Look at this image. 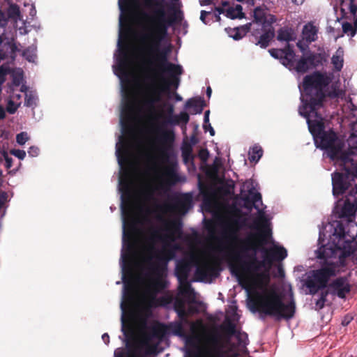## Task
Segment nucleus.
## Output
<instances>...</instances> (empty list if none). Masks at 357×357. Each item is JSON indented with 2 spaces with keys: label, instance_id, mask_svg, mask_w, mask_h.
<instances>
[{
  "label": "nucleus",
  "instance_id": "obj_1",
  "mask_svg": "<svg viewBox=\"0 0 357 357\" xmlns=\"http://www.w3.org/2000/svg\"><path fill=\"white\" fill-rule=\"evenodd\" d=\"M121 212L123 216L122 245H269V221L263 212L255 218L244 244H212L204 243V236L195 229L183 232L180 219H167L162 214L153 217L160 223L151 224L143 233L137 227L132 218V195L129 173L126 171L120 178Z\"/></svg>",
  "mask_w": 357,
  "mask_h": 357
},
{
  "label": "nucleus",
  "instance_id": "obj_2",
  "mask_svg": "<svg viewBox=\"0 0 357 357\" xmlns=\"http://www.w3.org/2000/svg\"><path fill=\"white\" fill-rule=\"evenodd\" d=\"M144 4L149 9L156 8L153 16L150 18L151 26L141 38L142 42L146 43V52L151 56L150 59L146 60V63L155 75H168V78L160 77V82L158 86L162 93H169L171 87L178 89L183 68L181 66L169 61L168 54L170 50L167 48L161 49L160 43L167 35L168 27L182 20L181 11L172 6L170 9L173 10V13L167 17L165 10L167 5L165 0H144Z\"/></svg>",
  "mask_w": 357,
  "mask_h": 357
},
{
  "label": "nucleus",
  "instance_id": "obj_3",
  "mask_svg": "<svg viewBox=\"0 0 357 357\" xmlns=\"http://www.w3.org/2000/svg\"><path fill=\"white\" fill-rule=\"evenodd\" d=\"M267 247H236L232 255L237 260L240 275L239 284L249 289L267 284L270 281L269 271L275 261L271 248Z\"/></svg>",
  "mask_w": 357,
  "mask_h": 357
},
{
  "label": "nucleus",
  "instance_id": "obj_4",
  "mask_svg": "<svg viewBox=\"0 0 357 357\" xmlns=\"http://www.w3.org/2000/svg\"><path fill=\"white\" fill-rule=\"evenodd\" d=\"M357 210V183L346 196L340 218L320 229L317 245H357V225L352 221Z\"/></svg>",
  "mask_w": 357,
  "mask_h": 357
},
{
  "label": "nucleus",
  "instance_id": "obj_5",
  "mask_svg": "<svg viewBox=\"0 0 357 357\" xmlns=\"http://www.w3.org/2000/svg\"><path fill=\"white\" fill-rule=\"evenodd\" d=\"M236 247H199L196 248V256L192 259L195 264V277L197 281H211L219 276L221 265L226 263L231 273L239 282L240 275L236 271L237 260L232 255L236 254Z\"/></svg>",
  "mask_w": 357,
  "mask_h": 357
},
{
  "label": "nucleus",
  "instance_id": "obj_6",
  "mask_svg": "<svg viewBox=\"0 0 357 357\" xmlns=\"http://www.w3.org/2000/svg\"><path fill=\"white\" fill-rule=\"evenodd\" d=\"M174 255V252L172 250H163L155 255L154 260L152 257H149L147 259L148 269L154 276V278L151 284L153 292L144 301V305L142 308V312L145 315L144 318L146 319L151 314V309L158 307L155 294L166 287L162 277L167 268L168 261L173 259Z\"/></svg>",
  "mask_w": 357,
  "mask_h": 357
},
{
  "label": "nucleus",
  "instance_id": "obj_7",
  "mask_svg": "<svg viewBox=\"0 0 357 357\" xmlns=\"http://www.w3.org/2000/svg\"><path fill=\"white\" fill-rule=\"evenodd\" d=\"M156 131L158 134L155 137V141L158 144L157 147L158 158L162 163L168 165L164 170L165 179L159 186L163 189L165 186L169 187L180 181L179 176L174 168L176 162L171 160L174 155L175 135L172 130H164L160 127H158Z\"/></svg>",
  "mask_w": 357,
  "mask_h": 357
},
{
  "label": "nucleus",
  "instance_id": "obj_8",
  "mask_svg": "<svg viewBox=\"0 0 357 357\" xmlns=\"http://www.w3.org/2000/svg\"><path fill=\"white\" fill-rule=\"evenodd\" d=\"M333 247H319L315 251L316 257L320 260L321 268L312 271L305 280V286L309 289L310 294H315L319 290L327 287L330 278L336 275V268L338 265L328 260V254L332 255L334 252ZM341 248V247H334Z\"/></svg>",
  "mask_w": 357,
  "mask_h": 357
},
{
  "label": "nucleus",
  "instance_id": "obj_9",
  "mask_svg": "<svg viewBox=\"0 0 357 357\" xmlns=\"http://www.w3.org/2000/svg\"><path fill=\"white\" fill-rule=\"evenodd\" d=\"M255 306L261 314L273 317L277 320L291 319L296 310L293 301L284 303L282 294L275 289H271L258 296Z\"/></svg>",
  "mask_w": 357,
  "mask_h": 357
},
{
  "label": "nucleus",
  "instance_id": "obj_10",
  "mask_svg": "<svg viewBox=\"0 0 357 357\" xmlns=\"http://www.w3.org/2000/svg\"><path fill=\"white\" fill-rule=\"evenodd\" d=\"M328 83V77L319 71L306 75L303 81V104H309L311 111L321 108L326 98L324 89Z\"/></svg>",
  "mask_w": 357,
  "mask_h": 357
},
{
  "label": "nucleus",
  "instance_id": "obj_11",
  "mask_svg": "<svg viewBox=\"0 0 357 357\" xmlns=\"http://www.w3.org/2000/svg\"><path fill=\"white\" fill-rule=\"evenodd\" d=\"M344 172H335L332 174L333 194L334 196L343 195L350 186L351 181L357 178V160L343 155L342 159L336 161Z\"/></svg>",
  "mask_w": 357,
  "mask_h": 357
},
{
  "label": "nucleus",
  "instance_id": "obj_12",
  "mask_svg": "<svg viewBox=\"0 0 357 357\" xmlns=\"http://www.w3.org/2000/svg\"><path fill=\"white\" fill-rule=\"evenodd\" d=\"M271 56L279 59L280 63L290 70H295L298 73H305L312 69L308 61L307 54L301 56L298 60L296 59V54L293 46L287 44L283 49L272 48L268 50Z\"/></svg>",
  "mask_w": 357,
  "mask_h": 357
},
{
  "label": "nucleus",
  "instance_id": "obj_13",
  "mask_svg": "<svg viewBox=\"0 0 357 357\" xmlns=\"http://www.w3.org/2000/svg\"><path fill=\"white\" fill-rule=\"evenodd\" d=\"M140 326L142 329L141 343L145 347L146 354H156L160 342L167 335L166 325L156 322L151 326H148L146 319L141 318Z\"/></svg>",
  "mask_w": 357,
  "mask_h": 357
},
{
  "label": "nucleus",
  "instance_id": "obj_14",
  "mask_svg": "<svg viewBox=\"0 0 357 357\" xmlns=\"http://www.w3.org/2000/svg\"><path fill=\"white\" fill-rule=\"evenodd\" d=\"M314 141L317 146L325 150L333 161L342 160L343 155H347L348 158L351 156V153L342 151L344 142L333 130L322 132Z\"/></svg>",
  "mask_w": 357,
  "mask_h": 357
},
{
  "label": "nucleus",
  "instance_id": "obj_15",
  "mask_svg": "<svg viewBox=\"0 0 357 357\" xmlns=\"http://www.w3.org/2000/svg\"><path fill=\"white\" fill-rule=\"evenodd\" d=\"M221 235L224 238L235 236L245 225L240 210L234 208L219 218Z\"/></svg>",
  "mask_w": 357,
  "mask_h": 357
},
{
  "label": "nucleus",
  "instance_id": "obj_16",
  "mask_svg": "<svg viewBox=\"0 0 357 357\" xmlns=\"http://www.w3.org/2000/svg\"><path fill=\"white\" fill-rule=\"evenodd\" d=\"M192 197L190 194H183L180 197L174 199L173 204L169 203L164 204H156L153 209L150 208H146V214L151 215L157 213L162 214L165 218V215L168 212L172 211H178V212L185 214L192 207Z\"/></svg>",
  "mask_w": 357,
  "mask_h": 357
},
{
  "label": "nucleus",
  "instance_id": "obj_17",
  "mask_svg": "<svg viewBox=\"0 0 357 357\" xmlns=\"http://www.w3.org/2000/svg\"><path fill=\"white\" fill-rule=\"evenodd\" d=\"M162 250L159 252L160 253L163 250H172L176 251L181 250L185 247H161ZM190 248L189 253L183 259L178 261L175 268V275L178 278V282L185 281L188 279L189 274L193 266H195L192 258L196 256V248L199 247H187ZM175 256V255H174ZM174 257H173L174 258Z\"/></svg>",
  "mask_w": 357,
  "mask_h": 357
},
{
  "label": "nucleus",
  "instance_id": "obj_18",
  "mask_svg": "<svg viewBox=\"0 0 357 357\" xmlns=\"http://www.w3.org/2000/svg\"><path fill=\"white\" fill-rule=\"evenodd\" d=\"M319 109L311 111L309 104H303L299 107V114L306 119L309 130L314 139L326 131L322 116L317 112Z\"/></svg>",
  "mask_w": 357,
  "mask_h": 357
},
{
  "label": "nucleus",
  "instance_id": "obj_19",
  "mask_svg": "<svg viewBox=\"0 0 357 357\" xmlns=\"http://www.w3.org/2000/svg\"><path fill=\"white\" fill-rule=\"evenodd\" d=\"M135 109V102L128 89H123V98L121 113L122 132L124 135H132L134 131L132 125V115Z\"/></svg>",
  "mask_w": 357,
  "mask_h": 357
},
{
  "label": "nucleus",
  "instance_id": "obj_20",
  "mask_svg": "<svg viewBox=\"0 0 357 357\" xmlns=\"http://www.w3.org/2000/svg\"><path fill=\"white\" fill-rule=\"evenodd\" d=\"M156 247H122L121 260L122 263L123 273H128L132 275V265L137 257L136 248L154 249Z\"/></svg>",
  "mask_w": 357,
  "mask_h": 357
},
{
  "label": "nucleus",
  "instance_id": "obj_21",
  "mask_svg": "<svg viewBox=\"0 0 357 357\" xmlns=\"http://www.w3.org/2000/svg\"><path fill=\"white\" fill-rule=\"evenodd\" d=\"M134 278V273H132V276L129 275L128 273H123L122 280L124 284V301H123L121 305L123 311L125 310L126 305H130L133 301L135 294Z\"/></svg>",
  "mask_w": 357,
  "mask_h": 357
},
{
  "label": "nucleus",
  "instance_id": "obj_22",
  "mask_svg": "<svg viewBox=\"0 0 357 357\" xmlns=\"http://www.w3.org/2000/svg\"><path fill=\"white\" fill-rule=\"evenodd\" d=\"M0 58L1 59H10L15 61L17 53L20 51L16 44L15 38L14 36L10 38H3L2 37V42H0Z\"/></svg>",
  "mask_w": 357,
  "mask_h": 357
},
{
  "label": "nucleus",
  "instance_id": "obj_23",
  "mask_svg": "<svg viewBox=\"0 0 357 357\" xmlns=\"http://www.w3.org/2000/svg\"><path fill=\"white\" fill-rule=\"evenodd\" d=\"M351 286L346 277H339L328 285L329 291L340 298H344L351 291Z\"/></svg>",
  "mask_w": 357,
  "mask_h": 357
},
{
  "label": "nucleus",
  "instance_id": "obj_24",
  "mask_svg": "<svg viewBox=\"0 0 357 357\" xmlns=\"http://www.w3.org/2000/svg\"><path fill=\"white\" fill-rule=\"evenodd\" d=\"M261 34L259 29L254 30L252 32V35L258 38L255 45H259L261 48H266L275 37V29L273 24L264 26H261Z\"/></svg>",
  "mask_w": 357,
  "mask_h": 357
},
{
  "label": "nucleus",
  "instance_id": "obj_25",
  "mask_svg": "<svg viewBox=\"0 0 357 357\" xmlns=\"http://www.w3.org/2000/svg\"><path fill=\"white\" fill-rule=\"evenodd\" d=\"M253 22L260 24L261 26L271 25L277 20L276 17L273 15H266L264 8L258 6L253 11Z\"/></svg>",
  "mask_w": 357,
  "mask_h": 357
},
{
  "label": "nucleus",
  "instance_id": "obj_26",
  "mask_svg": "<svg viewBox=\"0 0 357 357\" xmlns=\"http://www.w3.org/2000/svg\"><path fill=\"white\" fill-rule=\"evenodd\" d=\"M162 93L158 85L151 87L149 94L143 100V105L149 111H153L155 104L161 100Z\"/></svg>",
  "mask_w": 357,
  "mask_h": 357
},
{
  "label": "nucleus",
  "instance_id": "obj_27",
  "mask_svg": "<svg viewBox=\"0 0 357 357\" xmlns=\"http://www.w3.org/2000/svg\"><path fill=\"white\" fill-rule=\"evenodd\" d=\"M200 337L199 335H191L186 338L185 343L192 348L187 351V357H199L201 352L199 346Z\"/></svg>",
  "mask_w": 357,
  "mask_h": 357
},
{
  "label": "nucleus",
  "instance_id": "obj_28",
  "mask_svg": "<svg viewBox=\"0 0 357 357\" xmlns=\"http://www.w3.org/2000/svg\"><path fill=\"white\" fill-rule=\"evenodd\" d=\"M136 4V0H119V6L121 15L120 16V24L128 21V15Z\"/></svg>",
  "mask_w": 357,
  "mask_h": 357
},
{
  "label": "nucleus",
  "instance_id": "obj_29",
  "mask_svg": "<svg viewBox=\"0 0 357 357\" xmlns=\"http://www.w3.org/2000/svg\"><path fill=\"white\" fill-rule=\"evenodd\" d=\"M8 22L10 21L13 24V26L17 28V22L22 20V16L20 13V7L15 3H11L5 13Z\"/></svg>",
  "mask_w": 357,
  "mask_h": 357
},
{
  "label": "nucleus",
  "instance_id": "obj_30",
  "mask_svg": "<svg viewBox=\"0 0 357 357\" xmlns=\"http://www.w3.org/2000/svg\"><path fill=\"white\" fill-rule=\"evenodd\" d=\"M206 106L204 100L201 97L192 98L188 99L185 104V109H193L192 114H201Z\"/></svg>",
  "mask_w": 357,
  "mask_h": 357
},
{
  "label": "nucleus",
  "instance_id": "obj_31",
  "mask_svg": "<svg viewBox=\"0 0 357 357\" xmlns=\"http://www.w3.org/2000/svg\"><path fill=\"white\" fill-rule=\"evenodd\" d=\"M220 328L225 336V342L227 344L230 342V339L232 336L236 334L238 330L236 325L231 319H226L225 321L221 325Z\"/></svg>",
  "mask_w": 357,
  "mask_h": 357
},
{
  "label": "nucleus",
  "instance_id": "obj_32",
  "mask_svg": "<svg viewBox=\"0 0 357 357\" xmlns=\"http://www.w3.org/2000/svg\"><path fill=\"white\" fill-rule=\"evenodd\" d=\"M342 13V17L344 18H354V25H352L351 23L349 22H344L342 24V31L344 33H350V35L351 36H354L356 33V31H357V25L356 24V20H357V10H356V14H352V13H345V15H344L343 13Z\"/></svg>",
  "mask_w": 357,
  "mask_h": 357
},
{
  "label": "nucleus",
  "instance_id": "obj_33",
  "mask_svg": "<svg viewBox=\"0 0 357 357\" xmlns=\"http://www.w3.org/2000/svg\"><path fill=\"white\" fill-rule=\"evenodd\" d=\"M307 56L312 69L322 66L326 61V57L324 54L309 52L307 53Z\"/></svg>",
  "mask_w": 357,
  "mask_h": 357
},
{
  "label": "nucleus",
  "instance_id": "obj_34",
  "mask_svg": "<svg viewBox=\"0 0 357 357\" xmlns=\"http://www.w3.org/2000/svg\"><path fill=\"white\" fill-rule=\"evenodd\" d=\"M317 29L312 23L305 24L303 29L302 34L303 38L309 42H314L317 40Z\"/></svg>",
  "mask_w": 357,
  "mask_h": 357
},
{
  "label": "nucleus",
  "instance_id": "obj_35",
  "mask_svg": "<svg viewBox=\"0 0 357 357\" xmlns=\"http://www.w3.org/2000/svg\"><path fill=\"white\" fill-rule=\"evenodd\" d=\"M209 340L214 347L218 348V351L216 352V354L214 357H224V354L221 349L225 347V345L222 342L220 335L218 334L212 335L210 337ZM231 357H238V354L237 352H234L231 355Z\"/></svg>",
  "mask_w": 357,
  "mask_h": 357
},
{
  "label": "nucleus",
  "instance_id": "obj_36",
  "mask_svg": "<svg viewBox=\"0 0 357 357\" xmlns=\"http://www.w3.org/2000/svg\"><path fill=\"white\" fill-rule=\"evenodd\" d=\"M129 57L128 52L126 50H121L120 56L118 58L119 67L118 70L120 74L123 76H127V68L128 65Z\"/></svg>",
  "mask_w": 357,
  "mask_h": 357
},
{
  "label": "nucleus",
  "instance_id": "obj_37",
  "mask_svg": "<svg viewBox=\"0 0 357 357\" xmlns=\"http://www.w3.org/2000/svg\"><path fill=\"white\" fill-rule=\"evenodd\" d=\"M181 149L183 162L188 164L192 162L194 159L192 145L188 142L183 141Z\"/></svg>",
  "mask_w": 357,
  "mask_h": 357
},
{
  "label": "nucleus",
  "instance_id": "obj_38",
  "mask_svg": "<svg viewBox=\"0 0 357 357\" xmlns=\"http://www.w3.org/2000/svg\"><path fill=\"white\" fill-rule=\"evenodd\" d=\"M167 334L169 333L174 335L183 336L184 335V328L181 321H174L166 325Z\"/></svg>",
  "mask_w": 357,
  "mask_h": 357
},
{
  "label": "nucleus",
  "instance_id": "obj_39",
  "mask_svg": "<svg viewBox=\"0 0 357 357\" xmlns=\"http://www.w3.org/2000/svg\"><path fill=\"white\" fill-rule=\"evenodd\" d=\"M116 154L118 158L119 163L121 166L128 161V144L126 142L121 143V149L117 147Z\"/></svg>",
  "mask_w": 357,
  "mask_h": 357
},
{
  "label": "nucleus",
  "instance_id": "obj_40",
  "mask_svg": "<svg viewBox=\"0 0 357 357\" xmlns=\"http://www.w3.org/2000/svg\"><path fill=\"white\" fill-rule=\"evenodd\" d=\"M226 16L231 19H243L245 17V13H243L242 6L238 4L235 8H229L226 10Z\"/></svg>",
  "mask_w": 357,
  "mask_h": 357
},
{
  "label": "nucleus",
  "instance_id": "obj_41",
  "mask_svg": "<svg viewBox=\"0 0 357 357\" xmlns=\"http://www.w3.org/2000/svg\"><path fill=\"white\" fill-rule=\"evenodd\" d=\"M277 39L279 41H285L287 43V44H289V43L290 41L294 40L293 38V33L291 29H289L286 27H282L278 31Z\"/></svg>",
  "mask_w": 357,
  "mask_h": 357
},
{
  "label": "nucleus",
  "instance_id": "obj_42",
  "mask_svg": "<svg viewBox=\"0 0 357 357\" xmlns=\"http://www.w3.org/2000/svg\"><path fill=\"white\" fill-rule=\"evenodd\" d=\"M204 227L208 232V238L211 240H215L218 238V231L216 224L212 220H207Z\"/></svg>",
  "mask_w": 357,
  "mask_h": 357
},
{
  "label": "nucleus",
  "instance_id": "obj_43",
  "mask_svg": "<svg viewBox=\"0 0 357 357\" xmlns=\"http://www.w3.org/2000/svg\"><path fill=\"white\" fill-rule=\"evenodd\" d=\"M272 250L275 261H281L287 256L284 247H270Z\"/></svg>",
  "mask_w": 357,
  "mask_h": 357
},
{
  "label": "nucleus",
  "instance_id": "obj_44",
  "mask_svg": "<svg viewBox=\"0 0 357 357\" xmlns=\"http://www.w3.org/2000/svg\"><path fill=\"white\" fill-rule=\"evenodd\" d=\"M263 155V149L259 146H255L249 152V160L257 162Z\"/></svg>",
  "mask_w": 357,
  "mask_h": 357
},
{
  "label": "nucleus",
  "instance_id": "obj_45",
  "mask_svg": "<svg viewBox=\"0 0 357 357\" xmlns=\"http://www.w3.org/2000/svg\"><path fill=\"white\" fill-rule=\"evenodd\" d=\"M174 120L171 124V126H176L180 123H183L186 125L190 120L189 114L185 112H181L179 114H176L175 116L173 117Z\"/></svg>",
  "mask_w": 357,
  "mask_h": 357
},
{
  "label": "nucleus",
  "instance_id": "obj_46",
  "mask_svg": "<svg viewBox=\"0 0 357 357\" xmlns=\"http://www.w3.org/2000/svg\"><path fill=\"white\" fill-rule=\"evenodd\" d=\"M234 336L237 340L238 347L241 348V349H246V346L249 342L248 334L245 332L242 333L238 331L236 332V334L234 335Z\"/></svg>",
  "mask_w": 357,
  "mask_h": 357
},
{
  "label": "nucleus",
  "instance_id": "obj_47",
  "mask_svg": "<svg viewBox=\"0 0 357 357\" xmlns=\"http://www.w3.org/2000/svg\"><path fill=\"white\" fill-rule=\"evenodd\" d=\"M356 248H357V247H341V248H333L332 249L334 250V252L332 255L328 254V256H329L328 260H330V259L331 257H333V256L335 254L336 250H343L342 252L340 254L339 257H340V259H345L348 256H349L351 252H354L356 250Z\"/></svg>",
  "mask_w": 357,
  "mask_h": 357
},
{
  "label": "nucleus",
  "instance_id": "obj_48",
  "mask_svg": "<svg viewBox=\"0 0 357 357\" xmlns=\"http://www.w3.org/2000/svg\"><path fill=\"white\" fill-rule=\"evenodd\" d=\"M356 248H357V247H341V248H333L332 249L334 250V252L332 255L328 254V256H329L328 260H330V259L331 257H333V256L335 254L336 250H343L342 252L340 254L339 257H340V259H345L348 256H349L351 252H354L356 250Z\"/></svg>",
  "mask_w": 357,
  "mask_h": 357
},
{
  "label": "nucleus",
  "instance_id": "obj_49",
  "mask_svg": "<svg viewBox=\"0 0 357 357\" xmlns=\"http://www.w3.org/2000/svg\"><path fill=\"white\" fill-rule=\"evenodd\" d=\"M200 190L204 197L203 204L206 208H208V209L210 210L213 205V197L208 190L201 188Z\"/></svg>",
  "mask_w": 357,
  "mask_h": 357
},
{
  "label": "nucleus",
  "instance_id": "obj_50",
  "mask_svg": "<svg viewBox=\"0 0 357 357\" xmlns=\"http://www.w3.org/2000/svg\"><path fill=\"white\" fill-rule=\"evenodd\" d=\"M180 284V292L184 296H190L194 294V290L191 287L190 282L187 280L185 282H179Z\"/></svg>",
  "mask_w": 357,
  "mask_h": 357
},
{
  "label": "nucleus",
  "instance_id": "obj_51",
  "mask_svg": "<svg viewBox=\"0 0 357 357\" xmlns=\"http://www.w3.org/2000/svg\"><path fill=\"white\" fill-rule=\"evenodd\" d=\"M174 105L172 104H168L167 106L166 114L162 116L165 119V121H164L165 124H169V125L172 124V123L174 120L173 117L176 116V114H174Z\"/></svg>",
  "mask_w": 357,
  "mask_h": 357
},
{
  "label": "nucleus",
  "instance_id": "obj_52",
  "mask_svg": "<svg viewBox=\"0 0 357 357\" xmlns=\"http://www.w3.org/2000/svg\"><path fill=\"white\" fill-rule=\"evenodd\" d=\"M9 75L12 78V84L15 86H19L23 79V72L22 70L15 71L12 69V72Z\"/></svg>",
  "mask_w": 357,
  "mask_h": 357
},
{
  "label": "nucleus",
  "instance_id": "obj_53",
  "mask_svg": "<svg viewBox=\"0 0 357 357\" xmlns=\"http://www.w3.org/2000/svg\"><path fill=\"white\" fill-rule=\"evenodd\" d=\"M249 197L247 198L246 202H250L255 208H258L256 205L257 202H261V195L259 192H253L252 190L249 191Z\"/></svg>",
  "mask_w": 357,
  "mask_h": 357
},
{
  "label": "nucleus",
  "instance_id": "obj_54",
  "mask_svg": "<svg viewBox=\"0 0 357 357\" xmlns=\"http://www.w3.org/2000/svg\"><path fill=\"white\" fill-rule=\"evenodd\" d=\"M343 58L342 56L335 54L331 58V63L334 66V68L337 71H340L343 67Z\"/></svg>",
  "mask_w": 357,
  "mask_h": 357
},
{
  "label": "nucleus",
  "instance_id": "obj_55",
  "mask_svg": "<svg viewBox=\"0 0 357 357\" xmlns=\"http://www.w3.org/2000/svg\"><path fill=\"white\" fill-rule=\"evenodd\" d=\"M8 22L4 12L0 9V42H2V36L4 35L5 27Z\"/></svg>",
  "mask_w": 357,
  "mask_h": 357
},
{
  "label": "nucleus",
  "instance_id": "obj_56",
  "mask_svg": "<svg viewBox=\"0 0 357 357\" xmlns=\"http://www.w3.org/2000/svg\"><path fill=\"white\" fill-rule=\"evenodd\" d=\"M330 294L329 289L322 290L320 294V298L316 302V306L318 309H322L326 302V297Z\"/></svg>",
  "mask_w": 357,
  "mask_h": 357
},
{
  "label": "nucleus",
  "instance_id": "obj_57",
  "mask_svg": "<svg viewBox=\"0 0 357 357\" xmlns=\"http://www.w3.org/2000/svg\"><path fill=\"white\" fill-rule=\"evenodd\" d=\"M12 72V68L5 65L0 66V84H3L6 80V75Z\"/></svg>",
  "mask_w": 357,
  "mask_h": 357
},
{
  "label": "nucleus",
  "instance_id": "obj_58",
  "mask_svg": "<svg viewBox=\"0 0 357 357\" xmlns=\"http://www.w3.org/2000/svg\"><path fill=\"white\" fill-rule=\"evenodd\" d=\"M37 98L35 95L30 93H26L24 105L27 107H33L36 105Z\"/></svg>",
  "mask_w": 357,
  "mask_h": 357
},
{
  "label": "nucleus",
  "instance_id": "obj_59",
  "mask_svg": "<svg viewBox=\"0 0 357 357\" xmlns=\"http://www.w3.org/2000/svg\"><path fill=\"white\" fill-rule=\"evenodd\" d=\"M172 301V298L169 296H162L159 298H157V304L158 307H165L170 304Z\"/></svg>",
  "mask_w": 357,
  "mask_h": 357
},
{
  "label": "nucleus",
  "instance_id": "obj_60",
  "mask_svg": "<svg viewBox=\"0 0 357 357\" xmlns=\"http://www.w3.org/2000/svg\"><path fill=\"white\" fill-rule=\"evenodd\" d=\"M29 139V137L26 132H22L17 135L16 141L20 145L24 144L27 140Z\"/></svg>",
  "mask_w": 357,
  "mask_h": 357
},
{
  "label": "nucleus",
  "instance_id": "obj_61",
  "mask_svg": "<svg viewBox=\"0 0 357 357\" xmlns=\"http://www.w3.org/2000/svg\"><path fill=\"white\" fill-rule=\"evenodd\" d=\"M198 157L202 162H206L209 157V152L206 149H202L199 151Z\"/></svg>",
  "mask_w": 357,
  "mask_h": 357
},
{
  "label": "nucleus",
  "instance_id": "obj_62",
  "mask_svg": "<svg viewBox=\"0 0 357 357\" xmlns=\"http://www.w3.org/2000/svg\"><path fill=\"white\" fill-rule=\"evenodd\" d=\"M233 32L234 33L233 35H230L235 40H238L243 38L245 35H243V32L240 27H236L233 29Z\"/></svg>",
  "mask_w": 357,
  "mask_h": 357
},
{
  "label": "nucleus",
  "instance_id": "obj_63",
  "mask_svg": "<svg viewBox=\"0 0 357 357\" xmlns=\"http://www.w3.org/2000/svg\"><path fill=\"white\" fill-rule=\"evenodd\" d=\"M10 153L20 160H23L26 156V152L20 149H13L10 151Z\"/></svg>",
  "mask_w": 357,
  "mask_h": 357
},
{
  "label": "nucleus",
  "instance_id": "obj_64",
  "mask_svg": "<svg viewBox=\"0 0 357 357\" xmlns=\"http://www.w3.org/2000/svg\"><path fill=\"white\" fill-rule=\"evenodd\" d=\"M174 308L176 312L185 309V303L182 299L177 298L174 303Z\"/></svg>",
  "mask_w": 357,
  "mask_h": 357
}]
</instances>
